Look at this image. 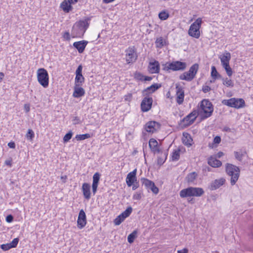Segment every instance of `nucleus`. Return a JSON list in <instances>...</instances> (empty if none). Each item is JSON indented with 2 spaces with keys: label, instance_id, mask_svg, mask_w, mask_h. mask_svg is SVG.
<instances>
[{
  "label": "nucleus",
  "instance_id": "26",
  "mask_svg": "<svg viewBox=\"0 0 253 253\" xmlns=\"http://www.w3.org/2000/svg\"><path fill=\"white\" fill-rule=\"evenodd\" d=\"M195 77L189 71L185 72L179 76V79L188 82L191 81Z\"/></svg>",
  "mask_w": 253,
  "mask_h": 253
},
{
  "label": "nucleus",
  "instance_id": "37",
  "mask_svg": "<svg viewBox=\"0 0 253 253\" xmlns=\"http://www.w3.org/2000/svg\"><path fill=\"white\" fill-rule=\"evenodd\" d=\"M234 156H235L236 159H237V160H238L239 161H242L243 157L244 156L245 152H243L242 151H235L234 152Z\"/></svg>",
  "mask_w": 253,
  "mask_h": 253
},
{
  "label": "nucleus",
  "instance_id": "44",
  "mask_svg": "<svg viewBox=\"0 0 253 253\" xmlns=\"http://www.w3.org/2000/svg\"><path fill=\"white\" fill-rule=\"evenodd\" d=\"M100 179V174L98 172H96L93 176V184H98Z\"/></svg>",
  "mask_w": 253,
  "mask_h": 253
},
{
  "label": "nucleus",
  "instance_id": "50",
  "mask_svg": "<svg viewBox=\"0 0 253 253\" xmlns=\"http://www.w3.org/2000/svg\"><path fill=\"white\" fill-rule=\"evenodd\" d=\"M132 95L131 93H128L124 96L125 101L130 102L131 100Z\"/></svg>",
  "mask_w": 253,
  "mask_h": 253
},
{
  "label": "nucleus",
  "instance_id": "2",
  "mask_svg": "<svg viewBox=\"0 0 253 253\" xmlns=\"http://www.w3.org/2000/svg\"><path fill=\"white\" fill-rule=\"evenodd\" d=\"M88 27V23L86 20H80L73 26L72 35L73 37L83 36Z\"/></svg>",
  "mask_w": 253,
  "mask_h": 253
},
{
  "label": "nucleus",
  "instance_id": "51",
  "mask_svg": "<svg viewBox=\"0 0 253 253\" xmlns=\"http://www.w3.org/2000/svg\"><path fill=\"white\" fill-rule=\"evenodd\" d=\"M141 198V194L140 193H136L133 196V199L139 200Z\"/></svg>",
  "mask_w": 253,
  "mask_h": 253
},
{
  "label": "nucleus",
  "instance_id": "10",
  "mask_svg": "<svg viewBox=\"0 0 253 253\" xmlns=\"http://www.w3.org/2000/svg\"><path fill=\"white\" fill-rule=\"evenodd\" d=\"M141 181L142 185H144L147 189H150L153 193L155 194L158 193L159 189L153 181L145 178H141Z\"/></svg>",
  "mask_w": 253,
  "mask_h": 253
},
{
  "label": "nucleus",
  "instance_id": "16",
  "mask_svg": "<svg viewBox=\"0 0 253 253\" xmlns=\"http://www.w3.org/2000/svg\"><path fill=\"white\" fill-rule=\"evenodd\" d=\"M225 182V179L223 178L215 179L211 183L210 189L211 190H216L223 185Z\"/></svg>",
  "mask_w": 253,
  "mask_h": 253
},
{
  "label": "nucleus",
  "instance_id": "63",
  "mask_svg": "<svg viewBox=\"0 0 253 253\" xmlns=\"http://www.w3.org/2000/svg\"><path fill=\"white\" fill-rule=\"evenodd\" d=\"M152 79V77H151L144 76V80H143V81H151Z\"/></svg>",
  "mask_w": 253,
  "mask_h": 253
},
{
  "label": "nucleus",
  "instance_id": "46",
  "mask_svg": "<svg viewBox=\"0 0 253 253\" xmlns=\"http://www.w3.org/2000/svg\"><path fill=\"white\" fill-rule=\"evenodd\" d=\"M72 135L73 133L71 131H69V132L66 133L63 137L64 142H67L69 141V140L71 139Z\"/></svg>",
  "mask_w": 253,
  "mask_h": 253
},
{
  "label": "nucleus",
  "instance_id": "15",
  "mask_svg": "<svg viewBox=\"0 0 253 253\" xmlns=\"http://www.w3.org/2000/svg\"><path fill=\"white\" fill-rule=\"evenodd\" d=\"M176 102L178 104H181L184 100V92L181 86L178 85L176 86Z\"/></svg>",
  "mask_w": 253,
  "mask_h": 253
},
{
  "label": "nucleus",
  "instance_id": "31",
  "mask_svg": "<svg viewBox=\"0 0 253 253\" xmlns=\"http://www.w3.org/2000/svg\"><path fill=\"white\" fill-rule=\"evenodd\" d=\"M199 69V65L195 63L193 64L189 69V72L195 77Z\"/></svg>",
  "mask_w": 253,
  "mask_h": 253
},
{
  "label": "nucleus",
  "instance_id": "32",
  "mask_svg": "<svg viewBox=\"0 0 253 253\" xmlns=\"http://www.w3.org/2000/svg\"><path fill=\"white\" fill-rule=\"evenodd\" d=\"M197 174L195 172H193L186 176V179L188 183H192L194 180L196 178Z\"/></svg>",
  "mask_w": 253,
  "mask_h": 253
},
{
  "label": "nucleus",
  "instance_id": "27",
  "mask_svg": "<svg viewBox=\"0 0 253 253\" xmlns=\"http://www.w3.org/2000/svg\"><path fill=\"white\" fill-rule=\"evenodd\" d=\"M183 138H182V142L183 144L187 146H190L193 141L190 134L187 133H183Z\"/></svg>",
  "mask_w": 253,
  "mask_h": 253
},
{
  "label": "nucleus",
  "instance_id": "48",
  "mask_svg": "<svg viewBox=\"0 0 253 253\" xmlns=\"http://www.w3.org/2000/svg\"><path fill=\"white\" fill-rule=\"evenodd\" d=\"M18 242H19V239L17 238H14L12 240V241L11 243H10L9 244L12 248H15L17 246V245L18 243Z\"/></svg>",
  "mask_w": 253,
  "mask_h": 253
},
{
  "label": "nucleus",
  "instance_id": "18",
  "mask_svg": "<svg viewBox=\"0 0 253 253\" xmlns=\"http://www.w3.org/2000/svg\"><path fill=\"white\" fill-rule=\"evenodd\" d=\"M88 42L86 41H82L74 42L73 46L77 49L80 53L83 52Z\"/></svg>",
  "mask_w": 253,
  "mask_h": 253
},
{
  "label": "nucleus",
  "instance_id": "42",
  "mask_svg": "<svg viewBox=\"0 0 253 253\" xmlns=\"http://www.w3.org/2000/svg\"><path fill=\"white\" fill-rule=\"evenodd\" d=\"M167 154L165 153L163 156L158 157L157 160L158 164L160 166L163 165L167 159Z\"/></svg>",
  "mask_w": 253,
  "mask_h": 253
},
{
  "label": "nucleus",
  "instance_id": "13",
  "mask_svg": "<svg viewBox=\"0 0 253 253\" xmlns=\"http://www.w3.org/2000/svg\"><path fill=\"white\" fill-rule=\"evenodd\" d=\"M160 126V125L155 121H150L145 125V129L148 132L154 133L156 132Z\"/></svg>",
  "mask_w": 253,
  "mask_h": 253
},
{
  "label": "nucleus",
  "instance_id": "25",
  "mask_svg": "<svg viewBox=\"0 0 253 253\" xmlns=\"http://www.w3.org/2000/svg\"><path fill=\"white\" fill-rule=\"evenodd\" d=\"M208 164L212 167L218 168L221 166L222 163L216 158L211 157L208 160Z\"/></svg>",
  "mask_w": 253,
  "mask_h": 253
},
{
  "label": "nucleus",
  "instance_id": "19",
  "mask_svg": "<svg viewBox=\"0 0 253 253\" xmlns=\"http://www.w3.org/2000/svg\"><path fill=\"white\" fill-rule=\"evenodd\" d=\"M161 86V85L159 84H154L151 86L147 87L143 90V94L144 95H147L148 93H152L157 90Z\"/></svg>",
  "mask_w": 253,
  "mask_h": 253
},
{
  "label": "nucleus",
  "instance_id": "11",
  "mask_svg": "<svg viewBox=\"0 0 253 253\" xmlns=\"http://www.w3.org/2000/svg\"><path fill=\"white\" fill-rule=\"evenodd\" d=\"M153 99L152 97H144L141 103V109L143 112L149 111L152 105Z\"/></svg>",
  "mask_w": 253,
  "mask_h": 253
},
{
  "label": "nucleus",
  "instance_id": "38",
  "mask_svg": "<svg viewBox=\"0 0 253 253\" xmlns=\"http://www.w3.org/2000/svg\"><path fill=\"white\" fill-rule=\"evenodd\" d=\"M126 218H125L124 216H122V215L120 214L114 219V224L116 225H119Z\"/></svg>",
  "mask_w": 253,
  "mask_h": 253
},
{
  "label": "nucleus",
  "instance_id": "40",
  "mask_svg": "<svg viewBox=\"0 0 253 253\" xmlns=\"http://www.w3.org/2000/svg\"><path fill=\"white\" fill-rule=\"evenodd\" d=\"M169 14L165 11H163L159 14V17L162 20H165L168 18Z\"/></svg>",
  "mask_w": 253,
  "mask_h": 253
},
{
  "label": "nucleus",
  "instance_id": "4",
  "mask_svg": "<svg viewBox=\"0 0 253 253\" xmlns=\"http://www.w3.org/2000/svg\"><path fill=\"white\" fill-rule=\"evenodd\" d=\"M187 67L185 62L179 61H172L170 63H167L164 65L163 70L166 71L172 70L173 71H183Z\"/></svg>",
  "mask_w": 253,
  "mask_h": 253
},
{
  "label": "nucleus",
  "instance_id": "14",
  "mask_svg": "<svg viewBox=\"0 0 253 253\" xmlns=\"http://www.w3.org/2000/svg\"><path fill=\"white\" fill-rule=\"evenodd\" d=\"M136 169L128 173L126 178V183L128 187H130L136 181Z\"/></svg>",
  "mask_w": 253,
  "mask_h": 253
},
{
  "label": "nucleus",
  "instance_id": "24",
  "mask_svg": "<svg viewBox=\"0 0 253 253\" xmlns=\"http://www.w3.org/2000/svg\"><path fill=\"white\" fill-rule=\"evenodd\" d=\"M85 93L84 90L83 88L80 87V86H76L74 87V91L73 92V96L76 98H79L84 96Z\"/></svg>",
  "mask_w": 253,
  "mask_h": 253
},
{
  "label": "nucleus",
  "instance_id": "3",
  "mask_svg": "<svg viewBox=\"0 0 253 253\" xmlns=\"http://www.w3.org/2000/svg\"><path fill=\"white\" fill-rule=\"evenodd\" d=\"M226 171L231 176V184L234 185L238 180L240 175V169L238 167L231 164H227Z\"/></svg>",
  "mask_w": 253,
  "mask_h": 253
},
{
  "label": "nucleus",
  "instance_id": "28",
  "mask_svg": "<svg viewBox=\"0 0 253 253\" xmlns=\"http://www.w3.org/2000/svg\"><path fill=\"white\" fill-rule=\"evenodd\" d=\"M71 4V3H70L69 2H68L65 0L61 3L60 7L64 12L67 13L71 10L72 8V6Z\"/></svg>",
  "mask_w": 253,
  "mask_h": 253
},
{
  "label": "nucleus",
  "instance_id": "61",
  "mask_svg": "<svg viewBox=\"0 0 253 253\" xmlns=\"http://www.w3.org/2000/svg\"><path fill=\"white\" fill-rule=\"evenodd\" d=\"M24 109L25 111L28 113L30 111V106L29 105L25 104L24 105Z\"/></svg>",
  "mask_w": 253,
  "mask_h": 253
},
{
  "label": "nucleus",
  "instance_id": "35",
  "mask_svg": "<svg viewBox=\"0 0 253 253\" xmlns=\"http://www.w3.org/2000/svg\"><path fill=\"white\" fill-rule=\"evenodd\" d=\"M222 67L224 68L227 75L229 77H231L233 74V71L231 68L230 67L229 64L222 65Z\"/></svg>",
  "mask_w": 253,
  "mask_h": 253
},
{
  "label": "nucleus",
  "instance_id": "53",
  "mask_svg": "<svg viewBox=\"0 0 253 253\" xmlns=\"http://www.w3.org/2000/svg\"><path fill=\"white\" fill-rule=\"evenodd\" d=\"M82 65H79L76 70V74L77 75H82Z\"/></svg>",
  "mask_w": 253,
  "mask_h": 253
},
{
  "label": "nucleus",
  "instance_id": "55",
  "mask_svg": "<svg viewBox=\"0 0 253 253\" xmlns=\"http://www.w3.org/2000/svg\"><path fill=\"white\" fill-rule=\"evenodd\" d=\"M98 185V184H93V183H92V192L94 195L96 193V192L97 191Z\"/></svg>",
  "mask_w": 253,
  "mask_h": 253
},
{
  "label": "nucleus",
  "instance_id": "9",
  "mask_svg": "<svg viewBox=\"0 0 253 253\" xmlns=\"http://www.w3.org/2000/svg\"><path fill=\"white\" fill-rule=\"evenodd\" d=\"M126 61L128 64L134 62L137 59V55L134 47H129L126 50Z\"/></svg>",
  "mask_w": 253,
  "mask_h": 253
},
{
  "label": "nucleus",
  "instance_id": "20",
  "mask_svg": "<svg viewBox=\"0 0 253 253\" xmlns=\"http://www.w3.org/2000/svg\"><path fill=\"white\" fill-rule=\"evenodd\" d=\"M90 186L87 183H84L82 185V191L84 198L88 200L90 198Z\"/></svg>",
  "mask_w": 253,
  "mask_h": 253
},
{
  "label": "nucleus",
  "instance_id": "45",
  "mask_svg": "<svg viewBox=\"0 0 253 253\" xmlns=\"http://www.w3.org/2000/svg\"><path fill=\"white\" fill-rule=\"evenodd\" d=\"M26 136L28 140H32L34 137V131L32 129H28Z\"/></svg>",
  "mask_w": 253,
  "mask_h": 253
},
{
  "label": "nucleus",
  "instance_id": "49",
  "mask_svg": "<svg viewBox=\"0 0 253 253\" xmlns=\"http://www.w3.org/2000/svg\"><path fill=\"white\" fill-rule=\"evenodd\" d=\"M144 77V76H143L142 74H141L139 73H136L135 74V78L137 80H139V81H143Z\"/></svg>",
  "mask_w": 253,
  "mask_h": 253
},
{
  "label": "nucleus",
  "instance_id": "62",
  "mask_svg": "<svg viewBox=\"0 0 253 253\" xmlns=\"http://www.w3.org/2000/svg\"><path fill=\"white\" fill-rule=\"evenodd\" d=\"M74 124H77L79 123V119L77 117H75L73 120Z\"/></svg>",
  "mask_w": 253,
  "mask_h": 253
},
{
  "label": "nucleus",
  "instance_id": "5",
  "mask_svg": "<svg viewBox=\"0 0 253 253\" xmlns=\"http://www.w3.org/2000/svg\"><path fill=\"white\" fill-rule=\"evenodd\" d=\"M37 79L40 84L43 87L48 86L49 77L47 71L44 68H40L37 71Z\"/></svg>",
  "mask_w": 253,
  "mask_h": 253
},
{
  "label": "nucleus",
  "instance_id": "8",
  "mask_svg": "<svg viewBox=\"0 0 253 253\" xmlns=\"http://www.w3.org/2000/svg\"><path fill=\"white\" fill-rule=\"evenodd\" d=\"M223 105L236 108H241L245 106V103L242 98H232L229 99H224L222 101Z\"/></svg>",
  "mask_w": 253,
  "mask_h": 253
},
{
  "label": "nucleus",
  "instance_id": "43",
  "mask_svg": "<svg viewBox=\"0 0 253 253\" xmlns=\"http://www.w3.org/2000/svg\"><path fill=\"white\" fill-rule=\"evenodd\" d=\"M156 46L158 47H162L164 45V42L163 38L160 37L157 38L156 41Z\"/></svg>",
  "mask_w": 253,
  "mask_h": 253
},
{
  "label": "nucleus",
  "instance_id": "12",
  "mask_svg": "<svg viewBox=\"0 0 253 253\" xmlns=\"http://www.w3.org/2000/svg\"><path fill=\"white\" fill-rule=\"evenodd\" d=\"M78 227L80 229H82L84 227L86 223V218L85 213L83 210H81L79 214L78 218L77 220Z\"/></svg>",
  "mask_w": 253,
  "mask_h": 253
},
{
  "label": "nucleus",
  "instance_id": "58",
  "mask_svg": "<svg viewBox=\"0 0 253 253\" xmlns=\"http://www.w3.org/2000/svg\"><path fill=\"white\" fill-rule=\"evenodd\" d=\"M4 164L8 166L9 167H11V166H12V160H11V159L6 160L5 161Z\"/></svg>",
  "mask_w": 253,
  "mask_h": 253
},
{
  "label": "nucleus",
  "instance_id": "21",
  "mask_svg": "<svg viewBox=\"0 0 253 253\" xmlns=\"http://www.w3.org/2000/svg\"><path fill=\"white\" fill-rule=\"evenodd\" d=\"M158 144L157 140L154 138H151L149 141V147L154 153L160 152V150L158 147Z\"/></svg>",
  "mask_w": 253,
  "mask_h": 253
},
{
  "label": "nucleus",
  "instance_id": "41",
  "mask_svg": "<svg viewBox=\"0 0 253 253\" xmlns=\"http://www.w3.org/2000/svg\"><path fill=\"white\" fill-rule=\"evenodd\" d=\"M180 157V150H174L172 155V160L173 161H176L179 159Z\"/></svg>",
  "mask_w": 253,
  "mask_h": 253
},
{
  "label": "nucleus",
  "instance_id": "64",
  "mask_svg": "<svg viewBox=\"0 0 253 253\" xmlns=\"http://www.w3.org/2000/svg\"><path fill=\"white\" fill-rule=\"evenodd\" d=\"M61 179L62 180L63 182H64V183L66 182V180L67 179V176L66 175L62 176L61 177Z\"/></svg>",
  "mask_w": 253,
  "mask_h": 253
},
{
  "label": "nucleus",
  "instance_id": "54",
  "mask_svg": "<svg viewBox=\"0 0 253 253\" xmlns=\"http://www.w3.org/2000/svg\"><path fill=\"white\" fill-rule=\"evenodd\" d=\"M211 89V87L209 86L205 85L202 88V90L204 92L207 93L210 91Z\"/></svg>",
  "mask_w": 253,
  "mask_h": 253
},
{
  "label": "nucleus",
  "instance_id": "52",
  "mask_svg": "<svg viewBox=\"0 0 253 253\" xmlns=\"http://www.w3.org/2000/svg\"><path fill=\"white\" fill-rule=\"evenodd\" d=\"M221 141V138L219 136H216L213 139V143L215 144H219Z\"/></svg>",
  "mask_w": 253,
  "mask_h": 253
},
{
  "label": "nucleus",
  "instance_id": "34",
  "mask_svg": "<svg viewBox=\"0 0 253 253\" xmlns=\"http://www.w3.org/2000/svg\"><path fill=\"white\" fill-rule=\"evenodd\" d=\"M221 79L223 81V84L227 87H233L234 86V83L231 80L228 79L227 78H222V77Z\"/></svg>",
  "mask_w": 253,
  "mask_h": 253
},
{
  "label": "nucleus",
  "instance_id": "30",
  "mask_svg": "<svg viewBox=\"0 0 253 253\" xmlns=\"http://www.w3.org/2000/svg\"><path fill=\"white\" fill-rule=\"evenodd\" d=\"M211 76L214 80L221 78V76L217 72L215 67L213 66L211 67Z\"/></svg>",
  "mask_w": 253,
  "mask_h": 253
},
{
  "label": "nucleus",
  "instance_id": "59",
  "mask_svg": "<svg viewBox=\"0 0 253 253\" xmlns=\"http://www.w3.org/2000/svg\"><path fill=\"white\" fill-rule=\"evenodd\" d=\"M8 146L10 148H15V144L13 142H10L8 143Z\"/></svg>",
  "mask_w": 253,
  "mask_h": 253
},
{
  "label": "nucleus",
  "instance_id": "57",
  "mask_svg": "<svg viewBox=\"0 0 253 253\" xmlns=\"http://www.w3.org/2000/svg\"><path fill=\"white\" fill-rule=\"evenodd\" d=\"M63 38L66 40L69 41L70 40V33L68 32H66L63 35Z\"/></svg>",
  "mask_w": 253,
  "mask_h": 253
},
{
  "label": "nucleus",
  "instance_id": "22",
  "mask_svg": "<svg viewBox=\"0 0 253 253\" xmlns=\"http://www.w3.org/2000/svg\"><path fill=\"white\" fill-rule=\"evenodd\" d=\"M231 54L228 52H224L222 55H221L219 57V58L221 61V65H224L229 64V61L231 59Z\"/></svg>",
  "mask_w": 253,
  "mask_h": 253
},
{
  "label": "nucleus",
  "instance_id": "23",
  "mask_svg": "<svg viewBox=\"0 0 253 253\" xmlns=\"http://www.w3.org/2000/svg\"><path fill=\"white\" fill-rule=\"evenodd\" d=\"M149 72L152 74L158 73L160 70L159 63L158 61L150 62L149 65Z\"/></svg>",
  "mask_w": 253,
  "mask_h": 253
},
{
  "label": "nucleus",
  "instance_id": "47",
  "mask_svg": "<svg viewBox=\"0 0 253 253\" xmlns=\"http://www.w3.org/2000/svg\"><path fill=\"white\" fill-rule=\"evenodd\" d=\"M0 248L4 251H8L9 250V249H11V247L9 243H7V244H2L0 246Z\"/></svg>",
  "mask_w": 253,
  "mask_h": 253
},
{
  "label": "nucleus",
  "instance_id": "33",
  "mask_svg": "<svg viewBox=\"0 0 253 253\" xmlns=\"http://www.w3.org/2000/svg\"><path fill=\"white\" fill-rule=\"evenodd\" d=\"M137 232L136 230L133 231L127 237V241L129 243L133 242L134 239L136 238Z\"/></svg>",
  "mask_w": 253,
  "mask_h": 253
},
{
  "label": "nucleus",
  "instance_id": "29",
  "mask_svg": "<svg viewBox=\"0 0 253 253\" xmlns=\"http://www.w3.org/2000/svg\"><path fill=\"white\" fill-rule=\"evenodd\" d=\"M84 78L83 75H77L75 78V84L76 86H80L84 82Z\"/></svg>",
  "mask_w": 253,
  "mask_h": 253
},
{
  "label": "nucleus",
  "instance_id": "17",
  "mask_svg": "<svg viewBox=\"0 0 253 253\" xmlns=\"http://www.w3.org/2000/svg\"><path fill=\"white\" fill-rule=\"evenodd\" d=\"M197 116V112L194 111L183 119V122L186 123V125L192 124L195 120Z\"/></svg>",
  "mask_w": 253,
  "mask_h": 253
},
{
  "label": "nucleus",
  "instance_id": "7",
  "mask_svg": "<svg viewBox=\"0 0 253 253\" xmlns=\"http://www.w3.org/2000/svg\"><path fill=\"white\" fill-rule=\"evenodd\" d=\"M200 109L204 114V118L210 117L213 111L212 103L207 99H204L201 102Z\"/></svg>",
  "mask_w": 253,
  "mask_h": 253
},
{
  "label": "nucleus",
  "instance_id": "39",
  "mask_svg": "<svg viewBox=\"0 0 253 253\" xmlns=\"http://www.w3.org/2000/svg\"><path fill=\"white\" fill-rule=\"evenodd\" d=\"M90 137V135L88 133L77 135L76 138L77 140H83Z\"/></svg>",
  "mask_w": 253,
  "mask_h": 253
},
{
  "label": "nucleus",
  "instance_id": "56",
  "mask_svg": "<svg viewBox=\"0 0 253 253\" xmlns=\"http://www.w3.org/2000/svg\"><path fill=\"white\" fill-rule=\"evenodd\" d=\"M13 220V217L12 215L10 214L6 216V221L8 222H11Z\"/></svg>",
  "mask_w": 253,
  "mask_h": 253
},
{
  "label": "nucleus",
  "instance_id": "1",
  "mask_svg": "<svg viewBox=\"0 0 253 253\" xmlns=\"http://www.w3.org/2000/svg\"><path fill=\"white\" fill-rule=\"evenodd\" d=\"M204 193L203 188L200 187H189L180 191L179 195L181 198L188 197H200Z\"/></svg>",
  "mask_w": 253,
  "mask_h": 253
},
{
  "label": "nucleus",
  "instance_id": "6",
  "mask_svg": "<svg viewBox=\"0 0 253 253\" xmlns=\"http://www.w3.org/2000/svg\"><path fill=\"white\" fill-rule=\"evenodd\" d=\"M202 21L201 18H198L191 24L188 31V34L194 38L198 39L200 36V28Z\"/></svg>",
  "mask_w": 253,
  "mask_h": 253
},
{
  "label": "nucleus",
  "instance_id": "36",
  "mask_svg": "<svg viewBox=\"0 0 253 253\" xmlns=\"http://www.w3.org/2000/svg\"><path fill=\"white\" fill-rule=\"evenodd\" d=\"M132 211V208L131 207H128L127 209L123 212L121 214L122 216H124L125 218H126L131 214Z\"/></svg>",
  "mask_w": 253,
  "mask_h": 253
},
{
  "label": "nucleus",
  "instance_id": "60",
  "mask_svg": "<svg viewBox=\"0 0 253 253\" xmlns=\"http://www.w3.org/2000/svg\"><path fill=\"white\" fill-rule=\"evenodd\" d=\"M188 253V250L186 248H184L182 250H178L177 251V253Z\"/></svg>",
  "mask_w": 253,
  "mask_h": 253
}]
</instances>
